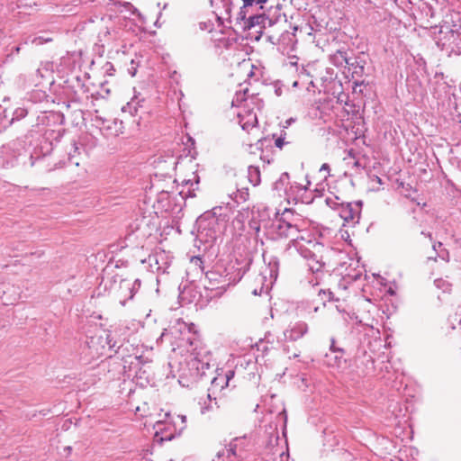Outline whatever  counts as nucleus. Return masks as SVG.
Segmentation results:
<instances>
[{
	"mask_svg": "<svg viewBox=\"0 0 461 461\" xmlns=\"http://www.w3.org/2000/svg\"><path fill=\"white\" fill-rule=\"evenodd\" d=\"M302 223L303 221L299 215L294 214L292 210L285 209L281 214L276 213L272 219L261 220L257 230L262 229L271 240L290 239L291 242L296 246L298 240H304L301 234Z\"/></svg>",
	"mask_w": 461,
	"mask_h": 461,
	"instance_id": "f257e3e1",
	"label": "nucleus"
},
{
	"mask_svg": "<svg viewBox=\"0 0 461 461\" xmlns=\"http://www.w3.org/2000/svg\"><path fill=\"white\" fill-rule=\"evenodd\" d=\"M117 333V331H114ZM116 334L109 333L105 330L95 334L86 340V346L89 350V355L92 358H98L106 355L107 351L118 354L122 358L127 357L124 350H128V344L120 343L114 339Z\"/></svg>",
	"mask_w": 461,
	"mask_h": 461,
	"instance_id": "f03ea898",
	"label": "nucleus"
},
{
	"mask_svg": "<svg viewBox=\"0 0 461 461\" xmlns=\"http://www.w3.org/2000/svg\"><path fill=\"white\" fill-rule=\"evenodd\" d=\"M162 336H170L172 345L176 346L181 353L191 351L199 343L194 325L188 324L181 319H177Z\"/></svg>",
	"mask_w": 461,
	"mask_h": 461,
	"instance_id": "7ed1b4c3",
	"label": "nucleus"
},
{
	"mask_svg": "<svg viewBox=\"0 0 461 461\" xmlns=\"http://www.w3.org/2000/svg\"><path fill=\"white\" fill-rule=\"evenodd\" d=\"M252 441L247 436L233 438L228 447L218 452L217 458L221 461H243L251 450Z\"/></svg>",
	"mask_w": 461,
	"mask_h": 461,
	"instance_id": "20e7f679",
	"label": "nucleus"
},
{
	"mask_svg": "<svg viewBox=\"0 0 461 461\" xmlns=\"http://www.w3.org/2000/svg\"><path fill=\"white\" fill-rule=\"evenodd\" d=\"M242 276L243 273H240V269L235 276H229V274L221 276L218 272L210 271L205 275L203 285L206 290L212 293L211 297L220 296L226 291L228 286L239 282Z\"/></svg>",
	"mask_w": 461,
	"mask_h": 461,
	"instance_id": "39448f33",
	"label": "nucleus"
},
{
	"mask_svg": "<svg viewBox=\"0 0 461 461\" xmlns=\"http://www.w3.org/2000/svg\"><path fill=\"white\" fill-rule=\"evenodd\" d=\"M126 15L123 17L116 16L113 18L108 16L103 18L104 27L99 32L100 41L113 42L123 39L125 34L123 27L126 26Z\"/></svg>",
	"mask_w": 461,
	"mask_h": 461,
	"instance_id": "423d86ee",
	"label": "nucleus"
},
{
	"mask_svg": "<svg viewBox=\"0 0 461 461\" xmlns=\"http://www.w3.org/2000/svg\"><path fill=\"white\" fill-rule=\"evenodd\" d=\"M189 358L186 361L188 367L189 376L193 380L205 375L206 371L210 368L211 356L209 354L203 355L197 351V347L189 351Z\"/></svg>",
	"mask_w": 461,
	"mask_h": 461,
	"instance_id": "0eeeda50",
	"label": "nucleus"
},
{
	"mask_svg": "<svg viewBox=\"0 0 461 461\" xmlns=\"http://www.w3.org/2000/svg\"><path fill=\"white\" fill-rule=\"evenodd\" d=\"M361 207V201L344 203L337 207V212L346 224L354 226L360 219Z\"/></svg>",
	"mask_w": 461,
	"mask_h": 461,
	"instance_id": "6e6552de",
	"label": "nucleus"
},
{
	"mask_svg": "<svg viewBox=\"0 0 461 461\" xmlns=\"http://www.w3.org/2000/svg\"><path fill=\"white\" fill-rule=\"evenodd\" d=\"M308 330V324L303 321H299L290 323L284 330L283 335L285 340L296 341L303 338Z\"/></svg>",
	"mask_w": 461,
	"mask_h": 461,
	"instance_id": "1a4fd4ad",
	"label": "nucleus"
},
{
	"mask_svg": "<svg viewBox=\"0 0 461 461\" xmlns=\"http://www.w3.org/2000/svg\"><path fill=\"white\" fill-rule=\"evenodd\" d=\"M245 24V30L247 31L256 27H259V29H266L273 26L275 22L265 14H254L249 16L248 22H246Z\"/></svg>",
	"mask_w": 461,
	"mask_h": 461,
	"instance_id": "9d476101",
	"label": "nucleus"
},
{
	"mask_svg": "<svg viewBox=\"0 0 461 461\" xmlns=\"http://www.w3.org/2000/svg\"><path fill=\"white\" fill-rule=\"evenodd\" d=\"M239 123L244 131H249L258 124V116L250 109L244 108L238 113Z\"/></svg>",
	"mask_w": 461,
	"mask_h": 461,
	"instance_id": "9b49d317",
	"label": "nucleus"
},
{
	"mask_svg": "<svg viewBox=\"0 0 461 461\" xmlns=\"http://www.w3.org/2000/svg\"><path fill=\"white\" fill-rule=\"evenodd\" d=\"M156 435L160 433L162 440H171L176 434H178V428L176 425H171L166 421H157L154 425Z\"/></svg>",
	"mask_w": 461,
	"mask_h": 461,
	"instance_id": "f8f14e48",
	"label": "nucleus"
},
{
	"mask_svg": "<svg viewBox=\"0 0 461 461\" xmlns=\"http://www.w3.org/2000/svg\"><path fill=\"white\" fill-rule=\"evenodd\" d=\"M122 121L118 119L104 120L101 130L108 136H119L123 133Z\"/></svg>",
	"mask_w": 461,
	"mask_h": 461,
	"instance_id": "ddd939ff",
	"label": "nucleus"
},
{
	"mask_svg": "<svg viewBox=\"0 0 461 461\" xmlns=\"http://www.w3.org/2000/svg\"><path fill=\"white\" fill-rule=\"evenodd\" d=\"M344 350L339 349L335 351H330L325 354L324 363L331 367H341L342 364L345 363Z\"/></svg>",
	"mask_w": 461,
	"mask_h": 461,
	"instance_id": "4468645a",
	"label": "nucleus"
},
{
	"mask_svg": "<svg viewBox=\"0 0 461 461\" xmlns=\"http://www.w3.org/2000/svg\"><path fill=\"white\" fill-rule=\"evenodd\" d=\"M197 291L194 285H182L179 286V300L183 303H191L195 301L197 297Z\"/></svg>",
	"mask_w": 461,
	"mask_h": 461,
	"instance_id": "2eb2a0df",
	"label": "nucleus"
},
{
	"mask_svg": "<svg viewBox=\"0 0 461 461\" xmlns=\"http://www.w3.org/2000/svg\"><path fill=\"white\" fill-rule=\"evenodd\" d=\"M321 309L323 308L321 304H315L313 302L310 301L303 302L298 306L299 312L306 318H312L313 313L320 312Z\"/></svg>",
	"mask_w": 461,
	"mask_h": 461,
	"instance_id": "dca6fc26",
	"label": "nucleus"
},
{
	"mask_svg": "<svg viewBox=\"0 0 461 461\" xmlns=\"http://www.w3.org/2000/svg\"><path fill=\"white\" fill-rule=\"evenodd\" d=\"M226 376H223L222 374H218L215 377L212 379V389L213 391H221L223 388L227 387L228 384H226Z\"/></svg>",
	"mask_w": 461,
	"mask_h": 461,
	"instance_id": "f3484780",
	"label": "nucleus"
},
{
	"mask_svg": "<svg viewBox=\"0 0 461 461\" xmlns=\"http://www.w3.org/2000/svg\"><path fill=\"white\" fill-rule=\"evenodd\" d=\"M249 9H244V7L242 6L236 16V24L239 25L240 29H242L243 31H246L245 23L248 22L249 17H247V15L249 14Z\"/></svg>",
	"mask_w": 461,
	"mask_h": 461,
	"instance_id": "a211bd4d",
	"label": "nucleus"
},
{
	"mask_svg": "<svg viewBox=\"0 0 461 461\" xmlns=\"http://www.w3.org/2000/svg\"><path fill=\"white\" fill-rule=\"evenodd\" d=\"M120 288L129 291V299H132L135 293L139 290L140 287L131 284L128 280H121Z\"/></svg>",
	"mask_w": 461,
	"mask_h": 461,
	"instance_id": "6ab92c4d",
	"label": "nucleus"
},
{
	"mask_svg": "<svg viewBox=\"0 0 461 461\" xmlns=\"http://www.w3.org/2000/svg\"><path fill=\"white\" fill-rule=\"evenodd\" d=\"M183 184L185 185H190L191 188L188 189V195L194 196V190L197 188L199 184V177L197 175H194L193 179H185L183 180Z\"/></svg>",
	"mask_w": 461,
	"mask_h": 461,
	"instance_id": "aec40b11",
	"label": "nucleus"
},
{
	"mask_svg": "<svg viewBox=\"0 0 461 461\" xmlns=\"http://www.w3.org/2000/svg\"><path fill=\"white\" fill-rule=\"evenodd\" d=\"M119 11L121 13H129V14L131 15H138V16H140V14L138 12V10L131 4V3H128V2H125L123 4H120V9Z\"/></svg>",
	"mask_w": 461,
	"mask_h": 461,
	"instance_id": "412c9836",
	"label": "nucleus"
},
{
	"mask_svg": "<svg viewBox=\"0 0 461 461\" xmlns=\"http://www.w3.org/2000/svg\"><path fill=\"white\" fill-rule=\"evenodd\" d=\"M434 284L438 289L442 290L444 293L451 291V284L442 278L436 279Z\"/></svg>",
	"mask_w": 461,
	"mask_h": 461,
	"instance_id": "4be33fe9",
	"label": "nucleus"
},
{
	"mask_svg": "<svg viewBox=\"0 0 461 461\" xmlns=\"http://www.w3.org/2000/svg\"><path fill=\"white\" fill-rule=\"evenodd\" d=\"M319 296L321 297V300L322 301V303H321V306L322 308L325 307L326 301L330 302L333 299V294L330 291L320 290Z\"/></svg>",
	"mask_w": 461,
	"mask_h": 461,
	"instance_id": "5701e85b",
	"label": "nucleus"
},
{
	"mask_svg": "<svg viewBox=\"0 0 461 461\" xmlns=\"http://www.w3.org/2000/svg\"><path fill=\"white\" fill-rule=\"evenodd\" d=\"M122 111L123 113L129 112L131 115H134L138 111L137 103L135 100H131V102L127 103L126 105L122 106Z\"/></svg>",
	"mask_w": 461,
	"mask_h": 461,
	"instance_id": "b1692460",
	"label": "nucleus"
},
{
	"mask_svg": "<svg viewBox=\"0 0 461 461\" xmlns=\"http://www.w3.org/2000/svg\"><path fill=\"white\" fill-rule=\"evenodd\" d=\"M249 196V194L248 192H245V191H240L238 190L236 193H234L232 195H231V198L236 202V203H240V202H245L247 200Z\"/></svg>",
	"mask_w": 461,
	"mask_h": 461,
	"instance_id": "393cba45",
	"label": "nucleus"
},
{
	"mask_svg": "<svg viewBox=\"0 0 461 461\" xmlns=\"http://www.w3.org/2000/svg\"><path fill=\"white\" fill-rule=\"evenodd\" d=\"M27 115V110L22 107H19L15 109L14 112V117L10 121V124L13 123L14 120H20L22 118H24Z\"/></svg>",
	"mask_w": 461,
	"mask_h": 461,
	"instance_id": "a878e982",
	"label": "nucleus"
},
{
	"mask_svg": "<svg viewBox=\"0 0 461 461\" xmlns=\"http://www.w3.org/2000/svg\"><path fill=\"white\" fill-rule=\"evenodd\" d=\"M248 89H245L243 94L236 93L235 97L232 100V105H239L243 101L247 102V99L244 97Z\"/></svg>",
	"mask_w": 461,
	"mask_h": 461,
	"instance_id": "bb28decb",
	"label": "nucleus"
},
{
	"mask_svg": "<svg viewBox=\"0 0 461 461\" xmlns=\"http://www.w3.org/2000/svg\"><path fill=\"white\" fill-rule=\"evenodd\" d=\"M339 198H326V203L333 210L337 211V207L340 206V204H344V203H339Z\"/></svg>",
	"mask_w": 461,
	"mask_h": 461,
	"instance_id": "cd10ccee",
	"label": "nucleus"
},
{
	"mask_svg": "<svg viewBox=\"0 0 461 461\" xmlns=\"http://www.w3.org/2000/svg\"><path fill=\"white\" fill-rule=\"evenodd\" d=\"M119 341H120V343H125V344L129 345L128 350H124V354L127 355V357H134V359H136V360H139L141 357V356H139L137 354V352L132 353V354H128V352L130 351V348H131V350H134V348H132L131 344H130L129 342L122 341V340H119ZM125 358H126V357L123 359H125Z\"/></svg>",
	"mask_w": 461,
	"mask_h": 461,
	"instance_id": "c85d7f7f",
	"label": "nucleus"
},
{
	"mask_svg": "<svg viewBox=\"0 0 461 461\" xmlns=\"http://www.w3.org/2000/svg\"><path fill=\"white\" fill-rule=\"evenodd\" d=\"M177 419L181 420V425L178 427V435H179L185 428L186 417L185 415H178Z\"/></svg>",
	"mask_w": 461,
	"mask_h": 461,
	"instance_id": "c756f323",
	"label": "nucleus"
},
{
	"mask_svg": "<svg viewBox=\"0 0 461 461\" xmlns=\"http://www.w3.org/2000/svg\"><path fill=\"white\" fill-rule=\"evenodd\" d=\"M275 144L277 148L279 149H282L284 147V145L285 144V137L283 136H279L276 139V141H275Z\"/></svg>",
	"mask_w": 461,
	"mask_h": 461,
	"instance_id": "7c9ffc66",
	"label": "nucleus"
},
{
	"mask_svg": "<svg viewBox=\"0 0 461 461\" xmlns=\"http://www.w3.org/2000/svg\"><path fill=\"white\" fill-rule=\"evenodd\" d=\"M234 371L229 370L225 374H222L223 376H226V384L229 385L230 381L234 377Z\"/></svg>",
	"mask_w": 461,
	"mask_h": 461,
	"instance_id": "2f4dec72",
	"label": "nucleus"
},
{
	"mask_svg": "<svg viewBox=\"0 0 461 461\" xmlns=\"http://www.w3.org/2000/svg\"><path fill=\"white\" fill-rule=\"evenodd\" d=\"M180 372H181V374L179 375V380L178 381H179L180 384H182L183 386H185V384L183 383V379L185 377H190L189 376V373L187 374L185 372V369H180Z\"/></svg>",
	"mask_w": 461,
	"mask_h": 461,
	"instance_id": "473e14b6",
	"label": "nucleus"
},
{
	"mask_svg": "<svg viewBox=\"0 0 461 461\" xmlns=\"http://www.w3.org/2000/svg\"><path fill=\"white\" fill-rule=\"evenodd\" d=\"M180 372H181V374L179 375V380L178 381H179L180 384H182L183 386H185V384L183 383V379L185 377H190L189 376V373L187 374L185 372V369H180Z\"/></svg>",
	"mask_w": 461,
	"mask_h": 461,
	"instance_id": "72a5a7b5",
	"label": "nucleus"
},
{
	"mask_svg": "<svg viewBox=\"0 0 461 461\" xmlns=\"http://www.w3.org/2000/svg\"><path fill=\"white\" fill-rule=\"evenodd\" d=\"M249 172L250 176H251L252 173H255V175L257 176V179L255 181H253V180H250V181L254 184V185H256L258 184V169L255 168V167H249Z\"/></svg>",
	"mask_w": 461,
	"mask_h": 461,
	"instance_id": "f704fd0d",
	"label": "nucleus"
},
{
	"mask_svg": "<svg viewBox=\"0 0 461 461\" xmlns=\"http://www.w3.org/2000/svg\"><path fill=\"white\" fill-rule=\"evenodd\" d=\"M242 2L244 9H249L253 6L254 3H256V0H242Z\"/></svg>",
	"mask_w": 461,
	"mask_h": 461,
	"instance_id": "c9c22d12",
	"label": "nucleus"
},
{
	"mask_svg": "<svg viewBox=\"0 0 461 461\" xmlns=\"http://www.w3.org/2000/svg\"><path fill=\"white\" fill-rule=\"evenodd\" d=\"M327 172L328 176L330 175V166L327 163L322 164V166L320 168V172Z\"/></svg>",
	"mask_w": 461,
	"mask_h": 461,
	"instance_id": "e433bc0d",
	"label": "nucleus"
},
{
	"mask_svg": "<svg viewBox=\"0 0 461 461\" xmlns=\"http://www.w3.org/2000/svg\"><path fill=\"white\" fill-rule=\"evenodd\" d=\"M277 441H278V435H277V433H276L274 436H272L270 438L269 444L271 446H274L275 444L277 443Z\"/></svg>",
	"mask_w": 461,
	"mask_h": 461,
	"instance_id": "4c0bfd02",
	"label": "nucleus"
},
{
	"mask_svg": "<svg viewBox=\"0 0 461 461\" xmlns=\"http://www.w3.org/2000/svg\"><path fill=\"white\" fill-rule=\"evenodd\" d=\"M167 195H168V192L161 191V192H160V194H159V199H158V201H161V200H163V199L167 198Z\"/></svg>",
	"mask_w": 461,
	"mask_h": 461,
	"instance_id": "58836bf2",
	"label": "nucleus"
},
{
	"mask_svg": "<svg viewBox=\"0 0 461 461\" xmlns=\"http://www.w3.org/2000/svg\"><path fill=\"white\" fill-rule=\"evenodd\" d=\"M339 349H341L340 348H337L335 346V340L332 339H331V345H330V351H335V350H339Z\"/></svg>",
	"mask_w": 461,
	"mask_h": 461,
	"instance_id": "ea45409f",
	"label": "nucleus"
},
{
	"mask_svg": "<svg viewBox=\"0 0 461 461\" xmlns=\"http://www.w3.org/2000/svg\"><path fill=\"white\" fill-rule=\"evenodd\" d=\"M279 415H281V416L283 417L284 421H285V422H286V419H287V417H286V415H285V409H283V411L279 413Z\"/></svg>",
	"mask_w": 461,
	"mask_h": 461,
	"instance_id": "a19ab883",
	"label": "nucleus"
},
{
	"mask_svg": "<svg viewBox=\"0 0 461 461\" xmlns=\"http://www.w3.org/2000/svg\"><path fill=\"white\" fill-rule=\"evenodd\" d=\"M267 2V0H256V3L257 4H259V5H263V4H266ZM261 10L263 9V6L260 5L259 7Z\"/></svg>",
	"mask_w": 461,
	"mask_h": 461,
	"instance_id": "79ce46f5",
	"label": "nucleus"
},
{
	"mask_svg": "<svg viewBox=\"0 0 461 461\" xmlns=\"http://www.w3.org/2000/svg\"><path fill=\"white\" fill-rule=\"evenodd\" d=\"M295 187L298 189V191H303V192L306 191V187H304V186H303L301 185H296Z\"/></svg>",
	"mask_w": 461,
	"mask_h": 461,
	"instance_id": "37998d69",
	"label": "nucleus"
},
{
	"mask_svg": "<svg viewBox=\"0 0 461 461\" xmlns=\"http://www.w3.org/2000/svg\"><path fill=\"white\" fill-rule=\"evenodd\" d=\"M132 285H135L136 286L140 287V279H135L133 281Z\"/></svg>",
	"mask_w": 461,
	"mask_h": 461,
	"instance_id": "c03bdc74",
	"label": "nucleus"
},
{
	"mask_svg": "<svg viewBox=\"0 0 461 461\" xmlns=\"http://www.w3.org/2000/svg\"><path fill=\"white\" fill-rule=\"evenodd\" d=\"M448 321H449L452 329H456V325H455L454 321H452V317H449Z\"/></svg>",
	"mask_w": 461,
	"mask_h": 461,
	"instance_id": "a18cd8bd",
	"label": "nucleus"
},
{
	"mask_svg": "<svg viewBox=\"0 0 461 461\" xmlns=\"http://www.w3.org/2000/svg\"><path fill=\"white\" fill-rule=\"evenodd\" d=\"M211 409V406H205V407H202V413H204L206 411H209Z\"/></svg>",
	"mask_w": 461,
	"mask_h": 461,
	"instance_id": "49530a36",
	"label": "nucleus"
},
{
	"mask_svg": "<svg viewBox=\"0 0 461 461\" xmlns=\"http://www.w3.org/2000/svg\"><path fill=\"white\" fill-rule=\"evenodd\" d=\"M152 260H155L156 264H158V261L157 256L149 257V261L151 262Z\"/></svg>",
	"mask_w": 461,
	"mask_h": 461,
	"instance_id": "de8ad7c7",
	"label": "nucleus"
},
{
	"mask_svg": "<svg viewBox=\"0 0 461 461\" xmlns=\"http://www.w3.org/2000/svg\"><path fill=\"white\" fill-rule=\"evenodd\" d=\"M421 234L429 237V239H431V233L430 232L425 233L424 231H422Z\"/></svg>",
	"mask_w": 461,
	"mask_h": 461,
	"instance_id": "09e8293b",
	"label": "nucleus"
},
{
	"mask_svg": "<svg viewBox=\"0 0 461 461\" xmlns=\"http://www.w3.org/2000/svg\"><path fill=\"white\" fill-rule=\"evenodd\" d=\"M442 244L441 242H438V244L433 245V249L436 250L438 249V246L440 247Z\"/></svg>",
	"mask_w": 461,
	"mask_h": 461,
	"instance_id": "8fccbe9b",
	"label": "nucleus"
},
{
	"mask_svg": "<svg viewBox=\"0 0 461 461\" xmlns=\"http://www.w3.org/2000/svg\"><path fill=\"white\" fill-rule=\"evenodd\" d=\"M33 41H39L40 44L43 42L41 38H36Z\"/></svg>",
	"mask_w": 461,
	"mask_h": 461,
	"instance_id": "3c124183",
	"label": "nucleus"
},
{
	"mask_svg": "<svg viewBox=\"0 0 461 461\" xmlns=\"http://www.w3.org/2000/svg\"><path fill=\"white\" fill-rule=\"evenodd\" d=\"M298 356H299V354H297V353H294V354L293 355V357H290V358H291V357H294V358H295V357H297Z\"/></svg>",
	"mask_w": 461,
	"mask_h": 461,
	"instance_id": "603ef678",
	"label": "nucleus"
},
{
	"mask_svg": "<svg viewBox=\"0 0 461 461\" xmlns=\"http://www.w3.org/2000/svg\"><path fill=\"white\" fill-rule=\"evenodd\" d=\"M457 324H458L459 328L461 329V317L459 318Z\"/></svg>",
	"mask_w": 461,
	"mask_h": 461,
	"instance_id": "864d4df0",
	"label": "nucleus"
},
{
	"mask_svg": "<svg viewBox=\"0 0 461 461\" xmlns=\"http://www.w3.org/2000/svg\"><path fill=\"white\" fill-rule=\"evenodd\" d=\"M125 302H126L125 300H122L120 303L122 305H125Z\"/></svg>",
	"mask_w": 461,
	"mask_h": 461,
	"instance_id": "5fc2aeb1",
	"label": "nucleus"
},
{
	"mask_svg": "<svg viewBox=\"0 0 461 461\" xmlns=\"http://www.w3.org/2000/svg\"><path fill=\"white\" fill-rule=\"evenodd\" d=\"M297 85L298 83L296 81L293 84L294 86H297Z\"/></svg>",
	"mask_w": 461,
	"mask_h": 461,
	"instance_id": "6e6d98bb",
	"label": "nucleus"
},
{
	"mask_svg": "<svg viewBox=\"0 0 461 461\" xmlns=\"http://www.w3.org/2000/svg\"><path fill=\"white\" fill-rule=\"evenodd\" d=\"M195 261H200L201 262V259L199 258H196Z\"/></svg>",
	"mask_w": 461,
	"mask_h": 461,
	"instance_id": "4d7b16f0",
	"label": "nucleus"
},
{
	"mask_svg": "<svg viewBox=\"0 0 461 461\" xmlns=\"http://www.w3.org/2000/svg\"><path fill=\"white\" fill-rule=\"evenodd\" d=\"M160 269H161V267L159 266H158L157 270L159 271Z\"/></svg>",
	"mask_w": 461,
	"mask_h": 461,
	"instance_id": "13d9d810",
	"label": "nucleus"
},
{
	"mask_svg": "<svg viewBox=\"0 0 461 461\" xmlns=\"http://www.w3.org/2000/svg\"><path fill=\"white\" fill-rule=\"evenodd\" d=\"M211 221H213V222L215 221L214 217L212 218Z\"/></svg>",
	"mask_w": 461,
	"mask_h": 461,
	"instance_id": "bf43d9fd",
	"label": "nucleus"
},
{
	"mask_svg": "<svg viewBox=\"0 0 461 461\" xmlns=\"http://www.w3.org/2000/svg\"><path fill=\"white\" fill-rule=\"evenodd\" d=\"M321 267V266H320L319 267H317V268H316V271H319Z\"/></svg>",
	"mask_w": 461,
	"mask_h": 461,
	"instance_id": "052dcab7",
	"label": "nucleus"
}]
</instances>
